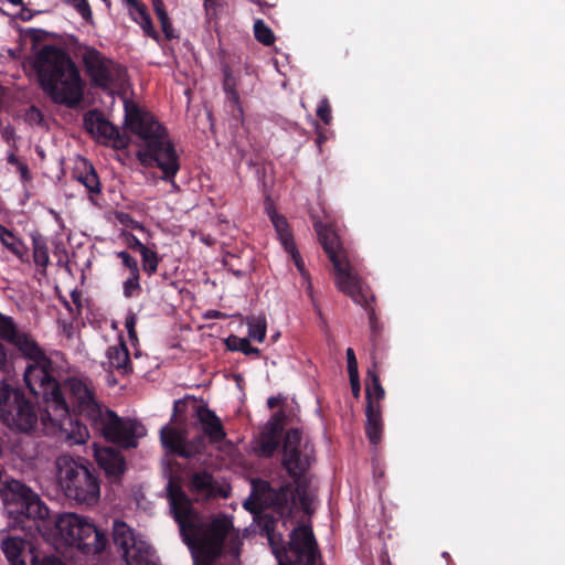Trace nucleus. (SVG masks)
I'll return each mask as SVG.
<instances>
[{
	"label": "nucleus",
	"instance_id": "obj_45",
	"mask_svg": "<svg viewBox=\"0 0 565 565\" xmlns=\"http://www.w3.org/2000/svg\"><path fill=\"white\" fill-rule=\"evenodd\" d=\"M129 247L130 248H134V249H137L140 254L143 253L146 249H148L149 247H147L146 245H143L136 236H131L130 241H129Z\"/></svg>",
	"mask_w": 565,
	"mask_h": 565
},
{
	"label": "nucleus",
	"instance_id": "obj_33",
	"mask_svg": "<svg viewBox=\"0 0 565 565\" xmlns=\"http://www.w3.org/2000/svg\"><path fill=\"white\" fill-rule=\"evenodd\" d=\"M33 260L43 270L50 264L49 248L42 238H33Z\"/></svg>",
	"mask_w": 565,
	"mask_h": 565
},
{
	"label": "nucleus",
	"instance_id": "obj_38",
	"mask_svg": "<svg viewBox=\"0 0 565 565\" xmlns=\"http://www.w3.org/2000/svg\"><path fill=\"white\" fill-rule=\"evenodd\" d=\"M68 2L86 22L93 21V12L87 0H68Z\"/></svg>",
	"mask_w": 565,
	"mask_h": 565
},
{
	"label": "nucleus",
	"instance_id": "obj_13",
	"mask_svg": "<svg viewBox=\"0 0 565 565\" xmlns=\"http://www.w3.org/2000/svg\"><path fill=\"white\" fill-rule=\"evenodd\" d=\"M0 339L6 340L20 354L33 361L44 355L43 350L40 348L35 339L22 329H19L13 322L12 318L0 313ZM9 363V353L2 342H0V370H4Z\"/></svg>",
	"mask_w": 565,
	"mask_h": 565
},
{
	"label": "nucleus",
	"instance_id": "obj_37",
	"mask_svg": "<svg viewBox=\"0 0 565 565\" xmlns=\"http://www.w3.org/2000/svg\"><path fill=\"white\" fill-rule=\"evenodd\" d=\"M140 255H141V259H142L143 271L148 276L153 275L157 271L158 265H159V257L157 255V252L148 248Z\"/></svg>",
	"mask_w": 565,
	"mask_h": 565
},
{
	"label": "nucleus",
	"instance_id": "obj_26",
	"mask_svg": "<svg viewBox=\"0 0 565 565\" xmlns=\"http://www.w3.org/2000/svg\"><path fill=\"white\" fill-rule=\"evenodd\" d=\"M254 498H249L244 502V507L250 511L254 509L252 505L257 504L262 505H279L282 503L285 499L280 498V494H277L267 482H259L258 484H254Z\"/></svg>",
	"mask_w": 565,
	"mask_h": 565
},
{
	"label": "nucleus",
	"instance_id": "obj_17",
	"mask_svg": "<svg viewBox=\"0 0 565 565\" xmlns=\"http://www.w3.org/2000/svg\"><path fill=\"white\" fill-rule=\"evenodd\" d=\"M337 288L350 296L354 302L366 305L370 298L369 292L364 289L360 278L352 271L349 258L342 259L333 264Z\"/></svg>",
	"mask_w": 565,
	"mask_h": 565
},
{
	"label": "nucleus",
	"instance_id": "obj_35",
	"mask_svg": "<svg viewBox=\"0 0 565 565\" xmlns=\"http://www.w3.org/2000/svg\"><path fill=\"white\" fill-rule=\"evenodd\" d=\"M140 290V271L129 273V276L122 282L124 297H136L139 295Z\"/></svg>",
	"mask_w": 565,
	"mask_h": 565
},
{
	"label": "nucleus",
	"instance_id": "obj_34",
	"mask_svg": "<svg viewBox=\"0 0 565 565\" xmlns=\"http://www.w3.org/2000/svg\"><path fill=\"white\" fill-rule=\"evenodd\" d=\"M77 180L88 190L92 195L99 193L100 182L97 173L92 167H88L85 172L81 173L77 177Z\"/></svg>",
	"mask_w": 565,
	"mask_h": 565
},
{
	"label": "nucleus",
	"instance_id": "obj_50",
	"mask_svg": "<svg viewBox=\"0 0 565 565\" xmlns=\"http://www.w3.org/2000/svg\"><path fill=\"white\" fill-rule=\"evenodd\" d=\"M225 89L227 90V93L231 96L232 100L234 103H237L238 102V95H237V93L234 89H230L228 88V83L227 82L225 83Z\"/></svg>",
	"mask_w": 565,
	"mask_h": 565
},
{
	"label": "nucleus",
	"instance_id": "obj_43",
	"mask_svg": "<svg viewBox=\"0 0 565 565\" xmlns=\"http://www.w3.org/2000/svg\"><path fill=\"white\" fill-rule=\"evenodd\" d=\"M25 120L31 125H41L43 116L36 107L32 106L25 113Z\"/></svg>",
	"mask_w": 565,
	"mask_h": 565
},
{
	"label": "nucleus",
	"instance_id": "obj_53",
	"mask_svg": "<svg viewBox=\"0 0 565 565\" xmlns=\"http://www.w3.org/2000/svg\"><path fill=\"white\" fill-rule=\"evenodd\" d=\"M129 10V8H132L134 6H137L140 1L138 0H120Z\"/></svg>",
	"mask_w": 565,
	"mask_h": 565
},
{
	"label": "nucleus",
	"instance_id": "obj_54",
	"mask_svg": "<svg viewBox=\"0 0 565 565\" xmlns=\"http://www.w3.org/2000/svg\"><path fill=\"white\" fill-rule=\"evenodd\" d=\"M8 161L9 163L15 164L17 167L19 166V163H21V161H19L14 154H10Z\"/></svg>",
	"mask_w": 565,
	"mask_h": 565
},
{
	"label": "nucleus",
	"instance_id": "obj_16",
	"mask_svg": "<svg viewBox=\"0 0 565 565\" xmlns=\"http://www.w3.org/2000/svg\"><path fill=\"white\" fill-rule=\"evenodd\" d=\"M66 388L73 399L77 411L90 422L100 416L104 408L95 398L94 388L87 381L81 379H70L66 382Z\"/></svg>",
	"mask_w": 565,
	"mask_h": 565
},
{
	"label": "nucleus",
	"instance_id": "obj_19",
	"mask_svg": "<svg viewBox=\"0 0 565 565\" xmlns=\"http://www.w3.org/2000/svg\"><path fill=\"white\" fill-rule=\"evenodd\" d=\"M26 542L23 539L9 536L2 541V551L10 563V565H26L25 564V551ZM31 565H65L60 558L55 556H45L39 559L36 556L32 557Z\"/></svg>",
	"mask_w": 565,
	"mask_h": 565
},
{
	"label": "nucleus",
	"instance_id": "obj_18",
	"mask_svg": "<svg viewBox=\"0 0 565 565\" xmlns=\"http://www.w3.org/2000/svg\"><path fill=\"white\" fill-rule=\"evenodd\" d=\"M86 129L103 142H110L113 147L122 149L128 146V137L97 113H89L85 117Z\"/></svg>",
	"mask_w": 565,
	"mask_h": 565
},
{
	"label": "nucleus",
	"instance_id": "obj_2",
	"mask_svg": "<svg viewBox=\"0 0 565 565\" xmlns=\"http://www.w3.org/2000/svg\"><path fill=\"white\" fill-rule=\"evenodd\" d=\"M168 499L170 510L178 522L180 532L186 545L192 552L194 565H209L222 551L225 537L234 542L233 554H238L232 521L226 516L215 518L211 522H204L194 511L190 499L174 482L169 481Z\"/></svg>",
	"mask_w": 565,
	"mask_h": 565
},
{
	"label": "nucleus",
	"instance_id": "obj_24",
	"mask_svg": "<svg viewBox=\"0 0 565 565\" xmlns=\"http://www.w3.org/2000/svg\"><path fill=\"white\" fill-rule=\"evenodd\" d=\"M316 231L332 265L348 258L347 252L340 245L337 233L331 227L319 223L316 224Z\"/></svg>",
	"mask_w": 565,
	"mask_h": 565
},
{
	"label": "nucleus",
	"instance_id": "obj_30",
	"mask_svg": "<svg viewBox=\"0 0 565 565\" xmlns=\"http://www.w3.org/2000/svg\"><path fill=\"white\" fill-rule=\"evenodd\" d=\"M128 13L130 18L140 25V28L143 30L145 34L152 38L158 39V33L154 30V26L152 24V21L147 12V9L145 4L141 2L137 3V6H134L132 8H129Z\"/></svg>",
	"mask_w": 565,
	"mask_h": 565
},
{
	"label": "nucleus",
	"instance_id": "obj_46",
	"mask_svg": "<svg viewBox=\"0 0 565 565\" xmlns=\"http://www.w3.org/2000/svg\"><path fill=\"white\" fill-rule=\"evenodd\" d=\"M18 170L23 181H29L31 179L28 166L23 162L19 163Z\"/></svg>",
	"mask_w": 565,
	"mask_h": 565
},
{
	"label": "nucleus",
	"instance_id": "obj_36",
	"mask_svg": "<svg viewBox=\"0 0 565 565\" xmlns=\"http://www.w3.org/2000/svg\"><path fill=\"white\" fill-rule=\"evenodd\" d=\"M254 33L257 41L264 45H271L275 42V35L263 20H256L254 23Z\"/></svg>",
	"mask_w": 565,
	"mask_h": 565
},
{
	"label": "nucleus",
	"instance_id": "obj_4",
	"mask_svg": "<svg viewBox=\"0 0 565 565\" xmlns=\"http://www.w3.org/2000/svg\"><path fill=\"white\" fill-rule=\"evenodd\" d=\"M33 66L41 87L54 103L75 106L82 100L83 81L63 50L53 45L43 46L36 53Z\"/></svg>",
	"mask_w": 565,
	"mask_h": 565
},
{
	"label": "nucleus",
	"instance_id": "obj_55",
	"mask_svg": "<svg viewBox=\"0 0 565 565\" xmlns=\"http://www.w3.org/2000/svg\"><path fill=\"white\" fill-rule=\"evenodd\" d=\"M207 317L210 318H221V317H224L223 313H221L220 311H211L207 313Z\"/></svg>",
	"mask_w": 565,
	"mask_h": 565
},
{
	"label": "nucleus",
	"instance_id": "obj_11",
	"mask_svg": "<svg viewBox=\"0 0 565 565\" xmlns=\"http://www.w3.org/2000/svg\"><path fill=\"white\" fill-rule=\"evenodd\" d=\"M115 545L121 551L127 565H158V558L151 546L122 521L113 526Z\"/></svg>",
	"mask_w": 565,
	"mask_h": 565
},
{
	"label": "nucleus",
	"instance_id": "obj_23",
	"mask_svg": "<svg viewBox=\"0 0 565 565\" xmlns=\"http://www.w3.org/2000/svg\"><path fill=\"white\" fill-rule=\"evenodd\" d=\"M104 367L109 372H116L121 376H128L132 372L129 352L125 343L119 342L106 351Z\"/></svg>",
	"mask_w": 565,
	"mask_h": 565
},
{
	"label": "nucleus",
	"instance_id": "obj_25",
	"mask_svg": "<svg viewBox=\"0 0 565 565\" xmlns=\"http://www.w3.org/2000/svg\"><path fill=\"white\" fill-rule=\"evenodd\" d=\"M198 419L201 424L202 430L212 443H217L225 438L221 420L211 409L206 407H199Z\"/></svg>",
	"mask_w": 565,
	"mask_h": 565
},
{
	"label": "nucleus",
	"instance_id": "obj_32",
	"mask_svg": "<svg viewBox=\"0 0 565 565\" xmlns=\"http://www.w3.org/2000/svg\"><path fill=\"white\" fill-rule=\"evenodd\" d=\"M248 335L253 340L263 342L266 337V319L263 316L252 317L247 319Z\"/></svg>",
	"mask_w": 565,
	"mask_h": 565
},
{
	"label": "nucleus",
	"instance_id": "obj_41",
	"mask_svg": "<svg viewBox=\"0 0 565 565\" xmlns=\"http://www.w3.org/2000/svg\"><path fill=\"white\" fill-rule=\"evenodd\" d=\"M347 361L349 376L355 379L358 371V362L352 348L347 349Z\"/></svg>",
	"mask_w": 565,
	"mask_h": 565
},
{
	"label": "nucleus",
	"instance_id": "obj_9",
	"mask_svg": "<svg viewBox=\"0 0 565 565\" xmlns=\"http://www.w3.org/2000/svg\"><path fill=\"white\" fill-rule=\"evenodd\" d=\"M0 419L11 429L29 433L35 427L38 415L33 405L24 398L20 391L1 383Z\"/></svg>",
	"mask_w": 565,
	"mask_h": 565
},
{
	"label": "nucleus",
	"instance_id": "obj_49",
	"mask_svg": "<svg viewBox=\"0 0 565 565\" xmlns=\"http://www.w3.org/2000/svg\"><path fill=\"white\" fill-rule=\"evenodd\" d=\"M153 7L157 15L160 14V12H166L161 0H154Z\"/></svg>",
	"mask_w": 565,
	"mask_h": 565
},
{
	"label": "nucleus",
	"instance_id": "obj_10",
	"mask_svg": "<svg viewBox=\"0 0 565 565\" xmlns=\"http://www.w3.org/2000/svg\"><path fill=\"white\" fill-rule=\"evenodd\" d=\"M93 426L110 441L124 447H135L136 439L146 435L145 427L132 419H121L109 409L100 411V416L92 420Z\"/></svg>",
	"mask_w": 565,
	"mask_h": 565
},
{
	"label": "nucleus",
	"instance_id": "obj_6",
	"mask_svg": "<svg viewBox=\"0 0 565 565\" xmlns=\"http://www.w3.org/2000/svg\"><path fill=\"white\" fill-rule=\"evenodd\" d=\"M75 55L83 63L86 74L95 86L113 90L126 85V70L97 49L78 44L75 49Z\"/></svg>",
	"mask_w": 565,
	"mask_h": 565
},
{
	"label": "nucleus",
	"instance_id": "obj_3",
	"mask_svg": "<svg viewBox=\"0 0 565 565\" xmlns=\"http://www.w3.org/2000/svg\"><path fill=\"white\" fill-rule=\"evenodd\" d=\"M125 126L142 141L143 149L137 152L143 166L153 162L163 172L164 180H171L180 169L179 156L166 129L153 116L139 108L134 102L124 99Z\"/></svg>",
	"mask_w": 565,
	"mask_h": 565
},
{
	"label": "nucleus",
	"instance_id": "obj_56",
	"mask_svg": "<svg viewBox=\"0 0 565 565\" xmlns=\"http://www.w3.org/2000/svg\"><path fill=\"white\" fill-rule=\"evenodd\" d=\"M11 4L13 6H21L22 4V0H8Z\"/></svg>",
	"mask_w": 565,
	"mask_h": 565
},
{
	"label": "nucleus",
	"instance_id": "obj_47",
	"mask_svg": "<svg viewBox=\"0 0 565 565\" xmlns=\"http://www.w3.org/2000/svg\"><path fill=\"white\" fill-rule=\"evenodd\" d=\"M350 383L352 387V392L355 396H359L360 394V381H359V372L356 373V377H350Z\"/></svg>",
	"mask_w": 565,
	"mask_h": 565
},
{
	"label": "nucleus",
	"instance_id": "obj_42",
	"mask_svg": "<svg viewBox=\"0 0 565 565\" xmlns=\"http://www.w3.org/2000/svg\"><path fill=\"white\" fill-rule=\"evenodd\" d=\"M136 324H137V317L135 313H129L125 321V327L127 329L129 339L135 342L137 341V333H136Z\"/></svg>",
	"mask_w": 565,
	"mask_h": 565
},
{
	"label": "nucleus",
	"instance_id": "obj_20",
	"mask_svg": "<svg viewBox=\"0 0 565 565\" xmlns=\"http://www.w3.org/2000/svg\"><path fill=\"white\" fill-rule=\"evenodd\" d=\"M266 211L276 230L281 245L284 246L285 250L290 254L296 267L303 275L305 264L296 248L292 234L289 230L286 218L276 212L274 205L270 202H266Z\"/></svg>",
	"mask_w": 565,
	"mask_h": 565
},
{
	"label": "nucleus",
	"instance_id": "obj_31",
	"mask_svg": "<svg viewBox=\"0 0 565 565\" xmlns=\"http://www.w3.org/2000/svg\"><path fill=\"white\" fill-rule=\"evenodd\" d=\"M385 392L380 383L379 375L374 370L366 372V399L369 403H375L374 399L380 401L384 397Z\"/></svg>",
	"mask_w": 565,
	"mask_h": 565
},
{
	"label": "nucleus",
	"instance_id": "obj_14",
	"mask_svg": "<svg viewBox=\"0 0 565 565\" xmlns=\"http://www.w3.org/2000/svg\"><path fill=\"white\" fill-rule=\"evenodd\" d=\"M282 452L284 466L291 476H297L309 467L313 448L301 431L292 429L286 434Z\"/></svg>",
	"mask_w": 565,
	"mask_h": 565
},
{
	"label": "nucleus",
	"instance_id": "obj_39",
	"mask_svg": "<svg viewBox=\"0 0 565 565\" xmlns=\"http://www.w3.org/2000/svg\"><path fill=\"white\" fill-rule=\"evenodd\" d=\"M115 255L121 259L124 267L127 268L129 273L139 271V266H138L137 260L132 256H130L127 252H125V250L116 252Z\"/></svg>",
	"mask_w": 565,
	"mask_h": 565
},
{
	"label": "nucleus",
	"instance_id": "obj_57",
	"mask_svg": "<svg viewBox=\"0 0 565 565\" xmlns=\"http://www.w3.org/2000/svg\"><path fill=\"white\" fill-rule=\"evenodd\" d=\"M268 404H269L270 407H274L276 405V399L274 397H270L268 399Z\"/></svg>",
	"mask_w": 565,
	"mask_h": 565
},
{
	"label": "nucleus",
	"instance_id": "obj_15",
	"mask_svg": "<svg viewBox=\"0 0 565 565\" xmlns=\"http://www.w3.org/2000/svg\"><path fill=\"white\" fill-rule=\"evenodd\" d=\"M160 438L163 448L168 452L177 454L184 458L194 457L201 454L205 448L203 437H196L188 441L185 430L172 425H166L161 428Z\"/></svg>",
	"mask_w": 565,
	"mask_h": 565
},
{
	"label": "nucleus",
	"instance_id": "obj_7",
	"mask_svg": "<svg viewBox=\"0 0 565 565\" xmlns=\"http://www.w3.org/2000/svg\"><path fill=\"white\" fill-rule=\"evenodd\" d=\"M268 541L278 565H315L317 562V543L309 526L300 525L291 532L287 550L280 548V534L268 532Z\"/></svg>",
	"mask_w": 565,
	"mask_h": 565
},
{
	"label": "nucleus",
	"instance_id": "obj_29",
	"mask_svg": "<svg viewBox=\"0 0 565 565\" xmlns=\"http://www.w3.org/2000/svg\"><path fill=\"white\" fill-rule=\"evenodd\" d=\"M192 490L202 498H210L216 494L217 488L212 476L207 472H196L191 478Z\"/></svg>",
	"mask_w": 565,
	"mask_h": 565
},
{
	"label": "nucleus",
	"instance_id": "obj_1",
	"mask_svg": "<svg viewBox=\"0 0 565 565\" xmlns=\"http://www.w3.org/2000/svg\"><path fill=\"white\" fill-rule=\"evenodd\" d=\"M0 499L9 516L33 522L45 542L60 553L77 548L83 554L95 555L107 545L105 533L88 518L72 512L51 518L39 494L18 480L6 481L0 487Z\"/></svg>",
	"mask_w": 565,
	"mask_h": 565
},
{
	"label": "nucleus",
	"instance_id": "obj_52",
	"mask_svg": "<svg viewBox=\"0 0 565 565\" xmlns=\"http://www.w3.org/2000/svg\"><path fill=\"white\" fill-rule=\"evenodd\" d=\"M157 17L160 21V24H164L170 21L167 12H160V14H158Z\"/></svg>",
	"mask_w": 565,
	"mask_h": 565
},
{
	"label": "nucleus",
	"instance_id": "obj_58",
	"mask_svg": "<svg viewBox=\"0 0 565 565\" xmlns=\"http://www.w3.org/2000/svg\"><path fill=\"white\" fill-rule=\"evenodd\" d=\"M102 1L105 3L106 8L109 10L110 9V4H111L110 0H102Z\"/></svg>",
	"mask_w": 565,
	"mask_h": 565
},
{
	"label": "nucleus",
	"instance_id": "obj_27",
	"mask_svg": "<svg viewBox=\"0 0 565 565\" xmlns=\"http://www.w3.org/2000/svg\"><path fill=\"white\" fill-rule=\"evenodd\" d=\"M366 434L370 441L376 445L382 436V414L377 403H369L366 406Z\"/></svg>",
	"mask_w": 565,
	"mask_h": 565
},
{
	"label": "nucleus",
	"instance_id": "obj_28",
	"mask_svg": "<svg viewBox=\"0 0 565 565\" xmlns=\"http://www.w3.org/2000/svg\"><path fill=\"white\" fill-rule=\"evenodd\" d=\"M0 242L21 262H28V249L20 238L0 224Z\"/></svg>",
	"mask_w": 565,
	"mask_h": 565
},
{
	"label": "nucleus",
	"instance_id": "obj_44",
	"mask_svg": "<svg viewBox=\"0 0 565 565\" xmlns=\"http://www.w3.org/2000/svg\"><path fill=\"white\" fill-rule=\"evenodd\" d=\"M234 341L237 342V345L234 349L239 350L246 354H258L259 350L253 348L247 339H238L234 338Z\"/></svg>",
	"mask_w": 565,
	"mask_h": 565
},
{
	"label": "nucleus",
	"instance_id": "obj_40",
	"mask_svg": "<svg viewBox=\"0 0 565 565\" xmlns=\"http://www.w3.org/2000/svg\"><path fill=\"white\" fill-rule=\"evenodd\" d=\"M317 116L326 124L331 121V108L327 98H322L317 108Z\"/></svg>",
	"mask_w": 565,
	"mask_h": 565
},
{
	"label": "nucleus",
	"instance_id": "obj_21",
	"mask_svg": "<svg viewBox=\"0 0 565 565\" xmlns=\"http://www.w3.org/2000/svg\"><path fill=\"white\" fill-rule=\"evenodd\" d=\"M94 457L109 478L117 480L125 471V460L119 451L110 447L94 445Z\"/></svg>",
	"mask_w": 565,
	"mask_h": 565
},
{
	"label": "nucleus",
	"instance_id": "obj_5",
	"mask_svg": "<svg viewBox=\"0 0 565 565\" xmlns=\"http://www.w3.org/2000/svg\"><path fill=\"white\" fill-rule=\"evenodd\" d=\"M56 481L64 494L81 504H96L100 497L98 479L79 460L62 455L55 460Z\"/></svg>",
	"mask_w": 565,
	"mask_h": 565
},
{
	"label": "nucleus",
	"instance_id": "obj_12",
	"mask_svg": "<svg viewBox=\"0 0 565 565\" xmlns=\"http://www.w3.org/2000/svg\"><path fill=\"white\" fill-rule=\"evenodd\" d=\"M24 382L32 394L43 397L44 408H50L53 399H63L57 382L52 374V362L45 354L30 361L24 371Z\"/></svg>",
	"mask_w": 565,
	"mask_h": 565
},
{
	"label": "nucleus",
	"instance_id": "obj_22",
	"mask_svg": "<svg viewBox=\"0 0 565 565\" xmlns=\"http://www.w3.org/2000/svg\"><path fill=\"white\" fill-rule=\"evenodd\" d=\"M281 429L282 417L280 414H275L257 440L255 450L259 456L269 457L274 454L278 447L279 434Z\"/></svg>",
	"mask_w": 565,
	"mask_h": 565
},
{
	"label": "nucleus",
	"instance_id": "obj_8",
	"mask_svg": "<svg viewBox=\"0 0 565 565\" xmlns=\"http://www.w3.org/2000/svg\"><path fill=\"white\" fill-rule=\"evenodd\" d=\"M41 423L47 434L54 435L72 445L85 444L89 431L85 425L70 415L66 402L53 399L50 408H44Z\"/></svg>",
	"mask_w": 565,
	"mask_h": 565
},
{
	"label": "nucleus",
	"instance_id": "obj_48",
	"mask_svg": "<svg viewBox=\"0 0 565 565\" xmlns=\"http://www.w3.org/2000/svg\"><path fill=\"white\" fill-rule=\"evenodd\" d=\"M161 28H162V31L166 34L167 39H171V38L174 36L173 35V29H172V25H171L170 21L164 23V24H161Z\"/></svg>",
	"mask_w": 565,
	"mask_h": 565
},
{
	"label": "nucleus",
	"instance_id": "obj_51",
	"mask_svg": "<svg viewBox=\"0 0 565 565\" xmlns=\"http://www.w3.org/2000/svg\"><path fill=\"white\" fill-rule=\"evenodd\" d=\"M215 4H216V0H204V7H205L207 13H210L211 10L214 9Z\"/></svg>",
	"mask_w": 565,
	"mask_h": 565
}]
</instances>
